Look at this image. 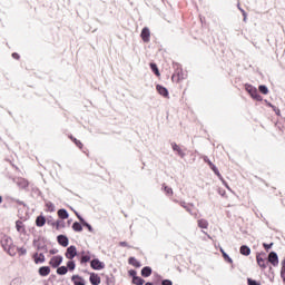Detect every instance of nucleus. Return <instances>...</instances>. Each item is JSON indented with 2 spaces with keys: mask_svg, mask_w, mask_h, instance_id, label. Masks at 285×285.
<instances>
[{
  "mask_svg": "<svg viewBox=\"0 0 285 285\" xmlns=\"http://www.w3.org/2000/svg\"><path fill=\"white\" fill-rule=\"evenodd\" d=\"M0 244L3 250H6L8 255H10V257H14V255H17V246H14V242L10 236H2L0 239Z\"/></svg>",
  "mask_w": 285,
  "mask_h": 285,
  "instance_id": "nucleus-1",
  "label": "nucleus"
},
{
  "mask_svg": "<svg viewBox=\"0 0 285 285\" xmlns=\"http://www.w3.org/2000/svg\"><path fill=\"white\" fill-rule=\"evenodd\" d=\"M245 90H247L248 95H250L252 99H255L256 101H262V96L259 95V91H257V88H255L252 85H245Z\"/></svg>",
  "mask_w": 285,
  "mask_h": 285,
  "instance_id": "nucleus-2",
  "label": "nucleus"
},
{
  "mask_svg": "<svg viewBox=\"0 0 285 285\" xmlns=\"http://www.w3.org/2000/svg\"><path fill=\"white\" fill-rule=\"evenodd\" d=\"M90 266L94 271H104V268H106V264L99 261V258H94L90 262Z\"/></svg>",
  "mask_w": 285,
  "mask_h": 285,
  "instance_id": "nucleus-3",
  "label": "nucleus"
},
{
  "mask_svg": "<svg viewBox=\"0 0 285 285\" xmlns=\"http://www.w3.org/2000/svg\"><path fill=\"white\" fill-rule=\"evenodd\" d=\"M49 264L51 265V268H59V266L63 264V256L61 255L53 256L50 259Z\"/></svg>",
  "mask_w": 285,
  "mask_h": 285,
  "instance_id": "nucleus-4",
  "label": "nucleus"
},
{
  "mask_svg": "<svg viewBox=\"0 0 285 285\" xmlns=\"http://www.w3.org/2000/svg\"><path fill=\"white\" fill-rule=\"evenodd\" d=\"M75 215L79 219L80 224H82V226H85V228H87L89 230V233H95L92 225L89 224L88 222H86V219H83V217H81V215H79V213L75 212Z\"/></svg>",
  "mask_w": 285,
  "mask_h": 285,
  "instance_id": "nucleus-5",
  "label": "nucleus"
},
{
  "mask_svg": "<svg viewBox=\"0 0 285 285\" xmlns=\"http://www.w3.org/2000/svg\"><path fill=\"white\" fill-rule=\"evenodd\" d=\"M76 255H77V246L70 245V246L67 248L66 253H65V257H66L67 259H72Z\"/></svg>",
  "mask_w": 285,
  "mask_h": 285,
  "instance_id": "nucleus-6",
  "label": "nucleus"
},
{
  "mask_svg": "<svg viewBox=\"0 0 285 285\" xmlns=\"http://www.w3.org/2000/svg\"><path fill=\"white\" fill-rule=\"evenodd\" d=\"M269 264H272V266H278L279 264V256H277V253L275 252H271L268 254V261Z\"/></svg>",
  "mask_w": 285,
  "mask_h": 285,
  "instance_id": "nucleus-7",
  "label": "nucleus"
},
{
  "mask_svg": "<svg viewBox=\"0 0 285 285\" xmlns=\"http://www.w3.org/2000/svg\"><path fill=\"white\" fill-rule=\"evenodd\" d=\"M57 242L60 246L63 248H67L68 244H70V240L68 239V236L60 234L57 236Z\"/></svg>",
  "mask_w": 285,
  "mask_h": 285,
  "instance_id": "nucleus-8",
  "label": "nucleus"
},
{
  "mask_svg": "<svg viewBox=\"0 0 285 285\" xmlns=\"http://www.w3.org/2000/svg\"><path fill=\"white\" fill-rule=\"evenodd\" d=\"M140 37L145 43L150 41V29L148 27L142 28Z\"/></svg>",
  "mask_w": 285,
  "mask_h": 285,
  "instance_id": "nucleus-9",
  "label": "nucleus"
},
{
  "mask_svg": "<svg viewBox=\"0 0 285 285\" xmlns=\"http://www.w3.org/2000/svg\"><path fill=\"white\" fill-rule=\"evenodd\" d=\"M174 202L176 203V204H179L180 206H181V208H185V210L187 212V213H189V215H193V209L190 208V206L193 207V206H195L194 204H187L186 202H184V200H177V199H174Z\"/></svg>",
  "mask_w": 285,
  "mask_h": 285,
  "instance_id": "nucleus-10",
  "label": "nucleus"
},
{
  "mask_svg": "<svg viewBox=\"0 0 285 285\" xmlns=\"http://www.w3.org/2000/svg\"><path fill=\"white\" fill-rule=\"evenodd\" d=\"M171 148L175 153H177L178 157H181V159L186 157V153H184V150L179 148V145H177V142H171Z\"/></svg>",
  "mask_w": 285,
  "mask_h": 285,
  "instance_id": "nucleus-11",
  "label": "nucleus"
},
{
  "mask_svg": "<svg viewBox=\"0 0 285 285\" xmlns=\"http://www.w3.org/2000/svg\"><path fill=\"white\" fill-rule=\"evenodd\" d=\"M32 257L35 264H43V262H46V255H43V253H35Z\"/></svg>",
  "mask_w": 285,
  "mask_h": 285,
  "instance_id": "nucleus-12",
  "label": "nucleus"
},
{
  "mask_svg": "<svg viewBox=\"0 0 285 285\" xmlns=\"http://www.w3.org/2000/svg\"><path fill=\"white\" fill-rule=\"evenodd\" d=\"M256 262L261 268L268 267V261H266V258H263L259 254L256 256Z\"/></svg>",
  "mask_w": 285,
  "mask_h": 285,
  "instance_id": "nucleus-13",
  "label": "nucleus"
},
{
  "mask_svg": "<svg viewBox=\"0 0 285 285\" xmlns=\"http://www.w3.org/2000/svg\"><path fill=\"white\" fill-rule=\"evenodd\" d=\"M89 282L92 285H100L101 284V277L99 275L91 273L89 277Z\"/></svg>",
  "mask_w": 285,
  "mask_h": 285,
  "instance_id": "nucleus-14",
  "label": "nucleus"
},
{
  "mask_svg": "<svg viewBox=\"0 0 285 285\" xmlns=\"http://www.w3.org/2000/svg\"><path fill=\"white\" fill-rule=\"evenodd\" d=\"M71 282L73 283V285H86V279H83V277L79 275H73L71 277Z\"/></svg>",
  "mask_w": 285,
  "mask_h": 285,
  "instance_id": "nucleus-15",
  "label": "nucleus"
},
{
  "mask_svg": "<svg viewBox=\"0 0 285 285\" xmlns=\"http://www.w3.org/2000/svg\"><path fill=\"white\" fill-rule=\"evenodd\" d=\"M40 277H48L50 275V266H42L38 269Z\"/></svg>",
  "mask_w": 285,
  "mask_h": 285,
  "instance_id": "nucleus-16",
  "label": "nucleus"
},
{
  "mask_svg": "<svg viewBox=\"0 0 285 285\" xmlns=\"http://www.w3.org/2000/svg\"><path fill=\"white\" fill-rule=\"evenodd\" d=\"M36 226H38V228L46 226V216L43 215L38 216L36 218Z\"/></svg>",
  "mask_w": 285,
  "mask_h": 285,
  "instance_id": "nucleus-17",
  "label": "nucleus"
},
{
  "mask_svg": "<svg viewBox=\"0 0 285 285\" xmlns=\"http://www.w3.org/2000/svg\"><path fill=\"white\" fill-rule=\"evenodd\" d=\"M156 90L161 95V97H168V89L166 87L157 85Z\"/></svg>",
  "mask_w": 285,
  "mask_h": 285,
  "instance_id": "nucleus-18",
  "label": "nucleus"
},
{
  "mask_svg": "<svg viewBox=\"0 0 285 285\" xmlns=\"http://www.w3.org/2000/svg\"><path fill=\"white\" fill-rule=\"evenodd\" d=\"M153 275V268L150 266H145L141 269V276L142 277H150Z\"/></svg>",
  "mask_w": 285,
  "mask_h": 285,
  "instance_id": "nucleus-19",
  "label": "nucleus"
},
{
  "mask_svg": "<svg viewBox=\"0 0 285 285\" xmlns=\"http://www.w3.org/2000/svg\"><path fill=\"white\" fill-rule=\"evenodd\" d=\"M239 253H240V255L248 257V255H250V247H248L247 245H242Z\"/></svg>",
  "mask_w": 285,
  "mask_h": 285,
  "instance_id": "nucleus-20",
  "label": "nucleus"
},
{
  "mask_svg": "<svg viewBox=\"0 0 285 285\" xmlns=\"http://www.w3.org/2000/svg\"><path fill=\"white\" fill-rule=\"evenodd\" d=\"M58 217L60 219H68L70 217V214H68V210L61 208L58 210Z\"/></svg>",
  "mask_w": 285,
  "mask_h": 285,
  "instance_id": "nucleus-21",
  "label": "nucleus"
},
{
  "mask_svg": "<svg viewBox=\"0 0 285 285\" xmlns=\"http://www.w3.org/2000/svg\"><path fill=\"white\" fill-rule=\"evenodd\" d=\"M150 70L156 75V77H161V73L159 72V68L157 67V63L150 62Z\"/></svg>",
  "mask_w": 285,
  "mask_h": 285,
  "instance_id": "nucleus-22",
  "label": "nucleus"
},
{
  "mask_svg": "<svg viewBox=\"0 0 285 285\" xmlns=\"http://www.w3.org/2000/svg\"><path fill=\"white\" fill-rule=\"evenodd\" d=\"M72 230H75V233H81V230H83V225L79 222H75L72 224Z\"/></svg>",
  "mask_w": 285,
  "mask_h": 285,
  "instance_id": "nucleus-23",
  "label": "nucleus"
},
{
  "mask_svg": "<svg viewBox=\"0 0 285 285\" xmlns=\"http://www.w3.org/2000/svg\"><path fill=\"white\" fill-rule=\"evenodd\" d=\"M129 264L131 266H135V268H141V263L139 261H137V258L135 257H129Z\"/></svg>",
  "mask_w": 285,
  "mask_h": 285,
  "instance_id": "nucleus-24",
  "label": "nucleus"
},
{
  "mask_svg": "<svg viewBox=\"0 0 285 285\" xmlns=\"http://www.w3.org/2000/svg\"><path fill=\"white\" fill-rule=\"evenodd\" d=\"M16 228L18 233H26V227L23 226V222L21 220L16 222Z\"/></svg>",
  "mask_w": 285,
  "mask_h": 285,
  "instance_id": "nucleus-25",
  "label": "nucleus"
},
{
  "mask_svg": "<svg viewBox=\"0 0 285 285\" xmlns=\"http://www.w3.org/2000/svg\"><path fill=\"white\" fill-rule=\"evenodd\" d=\"M197 224H198V228H203V229L208 228V220L204 218L198 219Z\"/></svg>",
  "mask_w": 285,
  "mask_h": 285,
  "instance_id": "nucleus-26",
  "label": "nucleus"
},
{
  "mask_svg": "<svg viewBox=\"0 0 285 285\" xmlns=\"http://www.w3.org/2000/svg\"><path fill=\"white\" fill-rule=\"evenodd\" d=\"M57 271V275H66L68 273V267L67 266H60V267H56Z\"/></svg>",
  "mask_w": 285,
  "mask_h": 285,
  "instance_id": "nucleus-27",
  "label": "nucleus"
},
{
  "mask_svg": "<svg viewBox=\"0 0 285 285\" xmlns=\"http://www.w3.org/2000/svg\"><path fill=\"white\" fill-rule=\"evenodd\" d=\"M17 184H18V186H19L20 188H28V186H29L28 180H26V179H23V178L18 179Z\"/></svg>",
  "mask_w": 285,
  "mask_h": 285,
  "instance_id": "nucleus-28",
  "label": "nucleus"
},
{
  "mask_svg": "<svg viewBox=\"0 0 285 285\" xmlns=\"http://www.w3.org/2000/svg\"><path fill=\"white\" fill-rule=\"evenodd\" d=\"M69 139H71V141H73V144H75L78 148H80V150H81V148H83V144L80 142V140H78L77 138H75V137H72V136H69Z\"/></svg>",
  "mask_w": 285,
  "mask_h": 285,
  "instance_id": "nucleus-29",
  "label": "nucleus"
},
{
  "mask_svg": "<svg viewBox=\"0 0 285 285\" xmlns=\"http://www.w3.org/2000/svg\"><path fill=\"white\" fill-rule=\"evenodd\" d=\"M209 168L213 170L215 175H217V177H219V179H222V174L219 173V169L217 168V166H215V164H210Z\"/></svg>",
  "mask_w": 285,
  "mask_h": 285,
  "instance_id": "nucleus-30",
  "label": "nucleus"
},
{
  "mask_svg": "<svg viewBox=\"0 0 285 285\" xmlns=\"http://www.w3.org/2000/svg\"><path fill=\"white\" fill-rule=\"evenodd\" d=\"M67 271H70V272H72V271H75V268H77V264H75V261H69L68 263H67Z\"/></svg>",
  "mask_w": 285,
  "mask_h": 285,
  "instance_id": "nucleus-31",
  "label": "nucleus"
},
{
  "mask_svg": "<svg viewBox=\"0 0 285 285\" xmlns=\"http://www.w3.org/2000/svg\"><path fill=\"white\" fill-rule=\"evenodd\" d=\"M19 253L20 257L28 254V249L24 247H16V254Z\"/></svg>",
  "mask_w": 285,
  "mask_h": 285,
  "instance_id": "nucleus-32",
  "label": "nucleus"
},
{
  "mask_svg": "<svg viewBox=\"0 0 285 285\" xmlns=\"http://www.w3.org/2000/svg\"><path fill=\"white\" fill-rule=\"evenodd\" d=\"M132 284H135V285H142V284H146V281L138 276L135 279H132Z\"/></svg>",
  "mask_w": 285,
  "mask_h": 285,
  "instance_id": "nucleus-33",
  "label": "nucleus"
},
{
  "mask_svg": "<svg viewBox=\"0 0 285 285\" xmlns=\"http://www.w3.org/2000/svg\"><path fill=\"white\" fill-rule=\"evenodd\" d=\"M55 226H56L57 230H59V228H66V223L63 220H57L55 223Z\"/></svg>",
  "mask_w": 285,
  "mask_h": 285,
  "instance_id": "nucleus-34",
  "label": "nucleus"
},
{
  "mask_svg": "<svg viewBox=\"0 0 285 285\" xmlns=\"http://www.w3.org/2000/svg\"><path fill=\"white\" fill-rule=\"evenodd\" d=\"M258 90L262 95H266L268 92V87H266V85H259Z\"/></svg>",
  "mask_w": 285,
  "mask_h": 285,
  "instance_id": "nucleus-35",
  "label": "nucleus"
},
{
  "mask_svg": "<svg viewBox=\"0 0 285 285\" xmlns=\"http://www.w3.org/2000/svg\"><path fill=\"white\" fill-rule=\"evenodd\" d=\"M222 253L225 262H228V264H233V258H230V256L226 254V252H224L223 249H222Z\"/></svg>",
  "mask_w": 285,
  "mask_h": 285,
  "instance_id": "nucleus-36",
  "label": "nucleus"
},
{
  "mask_svg": "<svg viewBox=\"0 0 285 285\" xmlns=\"http://www.w3.org/2000/svg\"><path fill=\"white\" fill-rule=\"evenodd\" d=\"M81 264H88V262H90V255L86 254L82 255L80 258Z\"/></svg>",
  "mask_w": 285,
  "mask_h": 285,
  "instance_id": "nucleus-37",
  "label": "nucleus"
},
{
  "mask_svg": "<svg viewBox=\"0 0 285 285\" xmlns=\"http://www.w3.org/2000/svg\"><path fill=\"white\" fill-rule=\"evenodd\" d=\"M46 206H47L49 213H55V204H52V202H47Z\"/></svg>",
  "mask_w": 285,
  "mask_h": 285,
  "instance_id": "nucleus-38",
  "label": "nucleus"
},
{
  "mask_svg": "<svg viewBox=\"0 0 285 285\" xmlns=\"http://www.w3.org/2000/svg\"><path fill=\"white\" fill-rule=\"evenodd\" d=\"M163 189L165 190L166 195H173V188L168 187L166 184L163 185Z\"/></svg>",
  "mask_w": 285,
  "mask_h": 285,
  "instance_id": "nucleus-39",
  "label": "nucleus"
},
{
  "mask_svg": "<svg viewBox=\"0 0 285 285\" xmlns=\"http://www.w3.org/2000/svg\"><path fill=\"white\" fill-rule=\"evenodd\" d=\"M281 277L285 282V259L282 263Z\"/></svg>",
  "mask_w": 285,
  "mask_h": 285,
  "instance_id": "nucleus-40",
  "label": "nucleus"
},
{
  "mask_svg": "<svg viewBox=\"0 0 285 285\" xmlns=\"http://www.w3.org/2000/svg\"><path fill=\"white\" fill-rule=\"evenodd\" d=\"M36 246H37V250H45V253H48V246L47 245L38 244Z\"/></svg>",
  "mask_w": 285,
  "mask_h": 285,
  "instance_id": "nucleus-41",
  "label": "nucleus"
},
{
  "mask_svg": "<svg viewBox=\"0 0 285 285\" xmlns=\"http://www.w3.org/2000/svg\"><path fill=\"white\" fill-rule=\"evenodd\" d=\"M128 275H129V277H132V279H135L136 277H138V276H137V271H135V269H130V271L128 272Z\"/></svg>",
  "mask_w": 285,
  "mask_h": 285,
  "instance_id": "nucleus-42",
  "label": "nucleus"
},
{
  "mask_svg": "<svg viewBox=\"0 0 285 285\" xmlns=\"http://www.w3.org/2000/svg\"><path fill=\"white\" fill-rule=\"evenodd\" d=\"M263 248H265V250L268 253V250H271V248H273V243H271V244L263 243Z\"/></svg>",
  "mask_w": 285,
  "mask_h": 285,
  "instance_id": "nucleus-43",
  "label": "nucleus"
},
{
  "mask_svg": "<svg viewBox=\"0 0 285 285\" xmlns=\"http://www.w3.org/2000/svg\"><path fill=\"white\" fill-rule=\"evenodd\" d=\"M247 284H248V285H259V282H257V281H255V279H253V278H248V279H247Z\"/></svg>",
  "mask_w": 285,
  "mask_h": 285,
  "instance_id": "nucleus-44",
  "label": "nucleus"
},
{
  "mask_svg": "<svg viewBox=\"0 0 285 285\" xmlns=\"http://www.w3.org/2000/svg\"><path fill=\"white\" fill-rule=\"evenodd\" d=\"M269 106H271V108H273V110H274V112H275L276 115H278V116L281 115L279 108L273 106L272 104H269Z\"/></svg>",
  "mask_w": 285,
  "mask_h": 285,
  "instance_id": "nucleus-45",
  "label": "nucleus"
},
{
  "mask_svg": "<svg viewBox=\"0 0 285 285\" xmlns=\"http://www.w3.org/2000/svg\"><path fill=\"white\" fill-rule=\"evenodd\" d=\"M119 246H122V248H131V246L128 245L127 242H120V243H119Z\"/></svg>",
  "mask_w": 285,
  "mask_h": 285,
  "instance_id": "nucleus-46",
  "label": "nucleus"
},
{
  "mask_svg": "<svg viewBox=\"0 0 285 285\" xmlns=\"http://www.w3.org/2000/svg\"><path fill=\"white\" fill-rule=\"evenodd\" d=\"M204 161L205 164H208L209 168H210V164H213V161H210V158H208V156H204Z\"/></svg>",
  "mask_w": 285,
  "mask_h": 285,
  "instance_id": "nucleus-47",
  "label": "nucleus"
},
{
  "mask_svg": "<svg viewBox=\"0 0 285 285\" xmlns=\"http://www.w3.org/2000/svg\"><path fill=\"white\" fill-rule=\"evenodd\" d=\"M161 285H173V281H170V279H164V281L161 282Z\"/></svg>",
  "mask_w": 285,
  "mask_h": 285,
  "instance_id": "nucleus-48",
  "label": "nucleus"
},
{
  "mask_svg": "<svg viewBox=\"0 0 285 285\" xmlns=\"http://www.w3.org/2000/svg\"><path fill=\"white\" fill-rule=\"evenodd\" d=\"M242 14H243V21L246 23V19H247V17H248V14L246 13V11L245 10H242Z\"/></svg>",
  "mask_w": 285,
  "mask_h": 285,
  "instance_id": "nucleus-49",
  "label": "nucleus"
},
{
  "mask_svg": "<svg viewBox=\"0 0 285 285\" xmlns=\"http://www.w3.org/2000/svg\"><path fill=\"white\" fill-rule=\"evenodd\" d=\"M57 253H59V249H57V248H53V249L49 250L50 255H57Z\"/></svg>",
  "mask_w": 285,
  "mask_h": 285,
  "instance_id": "nucleus-50",
  "label": "nucleus"
},
{
  "mask_svg": "<svg viewBox=\"0 0 285 285\" xmlns=\"http://www.w3.org/2000/svg\"><path fill=\"white\" fill-rule=\"evenodd\" d=\"M218 193H219V195H222V197H224L226 195V190L219 189Z\"/></svg>",
  "mask_w": 285,
  "mask_h": 285,
  "instance_id": "nucleus-51",
  "label": "nucleus"
},
{
  "mask_svg": "<svg viewBox=\"0 0 285 285\" xmlns=\"http://www.w3.org/2000/svg\"><path fill=\"white\" fill-rule=\"evenodd\" d=\"M12 58H13V59H19V53L13 52V53H12Z\"/></svg>",
  "mask_w": 285,
  "mask_h": 285,
  "instance_id": "nucleus-52",
  "label": "nucleus"
},
{
  "mask_svg": "<svg viewBox=\"0 0 285 285\" xmlns=\"http://www.w3.org/2000/svg\"><path fill=\"white\" fill-rule=\"evenodd\" d=\"M191 216L195 217V219H197V217H199V216L197 215V213H193Z\"/></svg>",
  "mask_w": 285,
  "mask_h": 285,
  "instance_id": "nucleus-53",
  "label": "nucleus"
},
{
  "mask_svg": "<svg viewBox=\"0 0 285 285\" xmlns=\"http://www.w3.org/2000/svg\"><path fill=\"white\" fill-rule=\"evenodd\" d=\"M237 8H238V10L242 12V10H244V9H242V7L239 6V4H237Z\"/></svg>",
  "mask_w": 285,
  "mask_h": 285,
  "instance_id": "nucleus-54",
  "label": "nucleus"
},
{
  "mask_svg": "<svg viewBox=\"0 0 285 285\" xmlns=\"http://www.w3.org/2000/svg\"><path fill=\"white\" fill-rule=\"evenodd\" d=\"M224 184H225L226 188H228V190H230V187H228V185L226 183H224Z\"/></svg>",
  "mask_w": 285,
  "mask_h": 285,
  "instance_id": "nucleus-55",
  "label": "nucleus"
},
{
  "mask_svg": "<svg viewBox=\"0 0 285 285\" xmlns=\"http://www.w3.org/2000/svg\"><path fill=\"white\" fill-rule=\"evenodd\" d=\"M145 285H153V283L151 282H147Z\"/></svg>",
  "mask_w": 285,
  "mask_h": 285,
  "instance_id": "nucleus-56",
  "label": "nucleus"
},
{
  "mask_svg": "<svg viewBox=\"0 0 285 285\" xmlns=\"http://www.w3.org/2000/svg\"><path fill=\"white\" fill-rule=\"evenodd\" d=\"M1 202H3V197L0 196V204H1Z\"/></svg>",
  "mask_w": 285,
  "mask_h": 285,
  "instance_id": "nucleus-57",
  "label": "nucleus"
}]
</instances>
